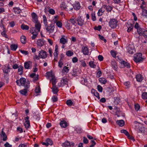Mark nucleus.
I'll use <instances>...</instances> for the list:
<instances>
[{
	"mask_svg": "<svg viewBox=\"0 0 147 147\" xmlns=\"http://www.w3.org/2000/svg\"><path fill=\"white\" fill-rule=\"evenodd\" d=\"M43 23H44L45 26H46L48 25V22H47V18L45 15H44L43 16Z\"/></svg>",
	"mask_w": 147,
	"mask_h": 147,
	"instance_id": "39",
	"label": "nucleus"
},
{
	"mask_svg": "<svg viewBox=\"0 0 147 147\" xmlns=\"http://www.w3.org/2000/svg\"><path fill=\"white\" fill-rule=\"evenodd\" d=\"M89 66L92 68H95L96 67V65L94 63V62L92 61H90L89 62Z\"/></svg>",
	"mask_w": 147,
	"mask_h": 147,
	"instance_id": "46",
	"label": "nucleus"
},
{
	"mask_svg": "<svg viewBox=\"0 0 147 147\" xmlns=\"http://www.w3.org/2000/svg\"><path fill=\"white\" fill-rule=\"evenodd\" d=\"M75 131L78 133H80L82 131V129L80 127H77L75 129Z\"/></svg>",
	"mask_w": 147,
	"mask_h": 147,
	"instance_id": "59",
	"label": "nucleus"
},
{
	"mask_svg": "<svg viewBox=\"0 0 147 147\" xmlns=\"http://www.w3.org/2000/svg\"><path fill=\"white\" fill-rule=\"evenodd\" d=\"M52 89V92L54 94H56L58 91V88L55 85L53 86Z\"/></svg>",
	"mask_w": 147,
	"mask_h": 147,
	"instance_id": "31",
	"label": "nucleus"
},
{
	"mask_svg": "<svg viewBox=\"0 0 147 147\" xmlns=\"http://www.w3.org/2000/svg\"><path fill=\"white\" fill-rule=\"evenodd\" d=\"M91 17L92 20L93 21H95L96 20V17L95 16V13H91Z\"/></svg>",
	"mask_w": 147,
	"mask_h": 147,
	"instance_id": "62",
	"label": "nucleus"
},
{
	"mask_svg": "<svg viewBox=\"0 0 147 147\" xmlns=\"http://www.w3.org/2000/svg\"><path fill=\"white\" fill-rule=\"evenodd\" d=\"M73 7L75 9L78 10L80 9L81 6L79 3L77 2L74 4Z\"/></svg>",
	"mask_w": 147,
	"mask_h": 147,
	"instance_id": "21",
	"label": "nucleus"
},
{
	"mask_svg": "<svg viewBox=\"0 0 147 147\" xmlns=\"http://www.w3.org/2000/svg\"><path fill=\"white\" fill-rule=\"evenodd\" d=\"M49 12L52 15H54L55 13V11L53 9H50V8L49 10Z\"/></svg>",
	"mask_w": 147,
	"mask_h": 147,
	"instance_id": "60",
	"label": "nucleus"
},
{
	"mask_svg": "<svg viewBox=\"0 0 147 147\" xmlns=\"http://www.w3.org/2000/svg\"><path fill=\"white\" fill-rule=\"evenodd\" d=\"M122 63L124 65V66L126 67H127L130 68V64L129 63L125 62L124 61H122Z\"/></svg>",
	"mask_w": 147,
	"mask_h": 147,
	"instance_id": "56",
	"label": "nucleus"
},
{
	"mask_svg": "<svg viewBox=\"0 0 147 147\" xmlns=\"http://www.w3.org/2000/svg\"><path fill=\"white\" fill-rule=\"evenodd\" d=\"M13 10L14 13L16 14L20 13L21 11L19 7H13Z\"/></svg>",
	"mask_w": 147,
	"mask_h": 147,
	"instance_id": "24",
	"label": "nucleus"
},
{
	"mask_svg": "<svg viewBox=\"0 0 147 147\" xmlns=\"http://www.w3.org/2000/svg\"><path fill=\"white\" fill-rule=\"evenodd\" d=\"M68 80L66 78H63L61 80V84L63 86L67 85Z\"/></svg>",
	"mask_w": 147,
	"mask_h": 147,
	"instance_id": "22",
	"label": "nucleus"
},
{
	"mask_svg": "<svg viewBox=\"0 0 147 147\" xmlns=\"http://www.w3.org/2000/svg\"><path fill=\"white\" fill-rule=\"evenodd\" d=\"M27 88H26L24 89L20 90V92L22 95L26 96V94L27 93Z\"/></svg>",
	"mask_w": 147,
	"mask_h": 147,
	"instance_id": "37",
	"label": "nucleus"
},
{
	"mask_svg": "<svg viewBox=\"0 0 147 147\" xmlns=\"http://www.w3.org/2000/svg\"><path fill=\"white\" fill-rule=\"evenodd\" d=\"M1 136L3 138V141L6 140L7 139V136L5 132L3 131V129H2Z\"/></svg>",
	"mask_w": 147,
	"mask_h": 147,
	"instance_id": "26",
	"label": "nucleus"
},
{
	"mask_svg": "<svg viewBox=\"0 0 147 147\" xmlns=\"http://www.w3.org/2000/svg\"><path fill=\"white\" fill-rule=\"evenodd\" d=\"M74 143L71 142V144L67 141H65L64 143L62 144V146L64 147H70L71 146H74Z\"/></svg>",
	"mask_w": 147,
	"mask_h": 147,
	"instance_id": "15",
	"label": "nucleus"
},
{
	"mask_svg": "<svg viewBox=\"0 0 147 147\" xmlns=\"http://www.w3.org/2000/svg\"><path fill=\"white\" fill-rule=\"evenodd\" d=\"M74 53L73 52L71 51H68L66 53V55L68 57H70L73 55Z\"/></svg>",
	"mask_w": 147,
	"mask_h": 147,
	"instance_id": "47",
	"label": "nucleus"
},
{
	"mask_svg": "<svg viewBox=\"0 0 147 147\" xmlns=\"http://www.w3.org/2000/svg\"><path fill=\"white\" fill-rule=\"evenodd\" d=\"M59 42L63 45H65L68 42V39L67 36L64 35H62L59 40Z\"/></svg>",
	"mask_w": 147,
	"mask_h": 147,
	"instance_id": "7",
	"label": "nucleus"
},
{
	"mask_svg": "<svg viewBox=\"0 0 147 147\" xmlns=\"http://www.w3.org/2000/svg\"><path fill=\"white\" fill-rule=\"evenodd\" d=\"M76 21L78 24L80 26H82L84 24V20L80 16L78 17L76 19Z\"/></svg>",
	"mask_w": 147,
	"mask_h": 147,
	"instance_id": "9",
	"label": "nucleus"
},
{
	"mask_svg": "<svg viewBox=\"0 0 147 147\" xmlns=\"http://www.w3.org/2000/svg\"><path fill=\"white\" fill-rule=\"evenodd\" d=\"M134 27L137 29V32L140 36H143L147 38V29L142 28L137 22L136 23Z\"/></svg>",
	"mask_w": 147,
	"mask_h": 147,
	"instance_id": "1",
	"label": "nucleus"
},
{
	"mask_svg": "<svg viewBox=\"0 0 147 147\" xmlns=\"http://www.w3.org/2000/svg\"><path fill=\"white\" fill-rule=\"evenodd\" d=\"M114 3L117 4H118L121 2H122L123 0H113Z\"/></svg>",
	"mask_w": 147,
	"mask_h": 147,
	"instance_id": "64",
	"label": "nucleus"
},
{
	"mask_svg": "<svg viewBox=\"0 0 147 147\" xmlns=\"http://www.w3.org/2000/svg\"><path fill=\"white\" fill-rule=\"evenodd\" d=\"M56 24V25L59 28H61L62 27V22L61 21H59L58 22H57Z\"/></svg>",
	"mask_w": 147,
	"mask_h": 147,
	"instance_id": "55",
	"label": "nucleus"
},
{
	"mask_svg": "<svg viewBox=\"0 0 147 147\" xmlns=\"http://www.w3.org/2000/svg\"><path fill=\"white\" fill-rule=\"evenodd\" d=\"M55 52L54 53V56L57 57V56H58L59 54L58 51V46L57 45H56L55 47Z\"/></svg>",
	"mask_w": 147,
	"mask_h": 147,
	"instance_id": "28",
	"label": "nucleus"
},
{
	"mask_svg": "<svg viewBox=\"0 0 147 147\" xmlns=\"http://www.w3.org/2000/svg\"><path fill=\"white\" fill-rule=\"evenodd\" d=\"M50 74L49 75V76L52 78L51 81V82L53 86H54L55 85L56 83L57 82L54 76L53 75L51 74Z\"/></svg>",
	"mask_w": 147,
	"mask_h": 147,
	"instance_id": "18",
	"label": "nucleus"
},
{
	"mask_svg": "<svg viewBox=\"0 0 147 147\" xmlns=\"http://www.w3.org/2000/svg\"><path fill=\"white\" fill-rule=\"evenodd\" d=\"M142 54L139 53L135 55L134 56V60L136 62H138L142 61L143 58L142 57Z\"/></svg>",
	"mask_w": 147,
	"mask_h": 147,
	"instance_id": "3",
	"label": "nucleus"
},
{
	"mask_svg": "<svg viewBox=\"0 0 147 147\" xmlns=\"http://www.w3.org/2000/svg\"><path fill=\"white\" fill-rule=\"evenodd\" d=\"M20 51L21 53H22L24 55H26L28 54V52L27 51L20 50Z\"/></svg>",
	"mask_w": 147,
	"mask_h": 147,
	"instance_id": "63",
	"label": "nucleus"
},
{
	"mask_svg": "<svg viewBox=\"0 0 147 147\" xmlns=\"http://www.w3.org/2000/svg\"><path fill=\"white\" fill-rule=\"evenodd\" d=\"M10 69L9 67L8 66H5L3 69V71L4 73H8L9 71V69Z\"/></svg>",
	"mask_w": 147,
	"mask_h": 147,
	"instance_id": "38",
	"label": "nucleus"
},
{
	"mask_svg": "<svg viewBox=\"0 0 147 147\" xmlns=\"http://www.w3.org/2000/svg\"><path fill=\"white\" fill-rule=\"evenodd\" d=\"M69 70V67L65 66L63 67L61 72L64 74H66L68 73Z\"/></svg>",
	"mask_w": 147,
	"mask_h": 147,
	"instance_id": "20",
	"label": "nucleus"
},
{
	"mask_svg": "<svg viewBox=\"0 0 147 147\" xmlns=\"http://www.w3.org/2000/svg\"><path fill=\"white\" fill-rule=\"evenodd\" d=\"M66 103L69 106H72L73 105V102L70 100H67L66 101Z\"/></svg>",
	"mask_w": 147,
	"mask_h": 147,
	"instance_id": "49",
	"label": "nucleus"
},
{
	"mask_svg": "<svg viewBox=\"0 0 147 147\" xmlns=\"http://www.w3.org/2000/svg\"><path fill=\"white\" fill-rule=\"evenodd\" d=\"M39 55L40 58L45 59L47 57V54L46 52L43 51L41 50L39 52Z\"/></svg>",
	"mask_w": 147,
	"mask_h": 147,
	"instance_id": "10",
	"label": "nucleus"
},
{
	"mask_svg": "<svg viewBox=\"0 0 147 147\" xmlns=\"http://www.w3.org/2000/svg\"><path fill=\"white\" fill-rule=\"evenodd\" d=\"M65 26L68 30H70L72 28V26L67 21L65 22Z\"/></svg>",
	"mask_w": 147,
	"mask_h": 147,
	"instance_id": "32",
	"label": "nucleus"
},
{
	"mask_svg": "<svg viewBox=\"0 0 147 147\" xmlns=\"http://www.w3.org/2000/svg\"><path fill=\"white\" fill-rule=\"evenodd\" d=\"M21 41L22 43L24 44L26 42V38L24 36H22L21 37Z\"/></svg>",
	"mask_w": 147,
	"mask_h": 147,
	"instance_id": "43",
	"label": "nucleus"
},
{
	"mask_svg": "<svg viewBox=\"0 0 147 147\" xmlns=\"http://www.w3.org/2000/svg\"><path fill=\"white\" fill-rule=\"evenodd\" d=\"M82 52L84 55H88L89 50L88 46H83L82 47Z\"/></svg>",
	"mask_w": 147,
	"mask_h": 147,
	"instance_id": "8",
	"label": "nucleus"
},
{
	"mask_svg": "<svg viewBox=\"0 0 147 147\" xmlns=\"http://www.w3.org/2000/svg\"><path fill=\"white\" fill-rule=\"evenodd\" d=\"M59 17L58 16H54V18L53 20V21L54 23H56L57 22L59 21L58 20V18Z\"/></svg>",
	"mask_w": 147,
	"mask_h": 147,
	"instance_id": "54",
	"label": "nucleus"
},
{
	"mask_svg": "<svg viewBox=\"0 0 147 147\" xmlns=\"http://www.w3.org/2000/svg\"><path fill=\"white\" fill-rule=\"evenodd\" d=\"M45 41L41 39H38L37 40V44L39 47L42 46L44 44Z\"/></svg>",
	"mask_w": 147,
	"mask_h": 147,
	"instance_id": "23",
	"label": "nucleus"
},
{
	"mask_svg": "<svg viewBox=\"0 0 147 147\" xmlns=\"http://www.w3.org/2000/svg\"><path fill=\"white\" fill-rule=\"evenodd\" d=\"M35 27L32 28V31L39 33L40 31V29L41 27V25L39 22L35 23Z\"/></svg>",
	"mask_w": 147,
	"mask_h": 147,
	"instance_id": "5",
	"label": "nucleus"
},
{
	"mask_svg": "<svg viewBox=\"0 0 147 147\" xmlns=\"http://www.w3.org/2000/svg\"><path fill=\"white\" fill-rule=\"evenodd\" d=\"M122 133L124 134L127 137H129V134L127 131L125 129H122L121 131Z\"/></svg>",
	"mask_w": 147,
	"mask_h": 147,
	"instance_id": "45",
	"label": "nucleus"
},
{
	"mask_svg": "<svg viewBox=\"0 0 147 147\" xmlns=\"http://www.w3.org/2000/svg\"><path fill=\"white\" fill-rule=\"evenodd\" d=\"M23 67L22 66H21L18 68V71L19 73V74L21 75L23 73Z\"/></svg>",
	"mask_w": 147,
	"mask_h": 147,
	"instance_id": "36",
	"label": "nucleus"
},
{
	"mask_svg": "<svg viewBox=\"0 0 147 147\" xmlns=\"http://www.w3.org/2000/svg\"><path fill=\"white\" fill-rule=\"evenodd\" d=\"M111 54L112 56L114 58L115 57L117 54L116 52L113 50H111Z\"/></svg>",
	"mask_w": 147,
	"mask_h": 147,
	"instance_id": "52",
	"label": "nucleus"
},
{
	"mask_svg": "<svg viewBox=\"0 0 147 147\" xmlns=\"http://www.w3.org/2000/svg\"><path fill=\"white\" fill-rule=\"evenodd\" d=\"M45 27L47 32L50 34L54 32L55 27L53 24H51L49 26H48L47 25Z\"/></svg>",
	"mask_w": 147,
	"mask_h": 147,
	"instance_id": "6",
	"label": "nucleus"
},
{
	"mask_svg": "<svg viewBox=\"0 0 147 147\" xmlns=\"http://www.w3.org/2000/svg\"><path fill=\"white\" fill-rule=\"evenodd\" d=\"M6 33V31L5 29L4 28L3 31L1 32V34L3 36H4L5 38H7V36Z\"/></svg>",
	"mask_w": 147,
	"mask_h": 147,
	"instance_id": "50",
	"label": "nucleus"
},
{
	"mask_svg": "<svg viewBox=\"0 0 147 147\" xmlns=\"http://www.w3.org/2000/svg\"><path fill=\"white\" fill-rule=\"evenodd\" d=\"M134 107L135 110L137 111H138L140 108V106L138 104H136L134 105Z\"/></svg>",
	"mask_w": 147,
	"mask_h": 147,
	"instance_id": "61",
	"label": "nucleus"
},
{
	"mask_svg": "<svg viewBox=\"0 0 147 147\" xmlns=\"http://www.w3.org/2000/svg\"><path fill=\"white\" fill-rule=\"evenodd\" d=\"M16 82L18 85L20 86L21 85L24 86L27 89L29 87L30 84L29 81L26 82V79L23 78H20V80H17Z\"/></svg>",
	"mask_w": 147,
	"mask_h": 147,
	"instance_id": "2",
	"label": "nucleus"
},
{
	"mask_svg": "<svg viewBox=\"0 0 147 147\" xmlns=\"http://www.w3.org/2000/svg\"><path fill=\"white\" fill-rule=\"evenodd\" d=\"M136 78L137 81L140 82L143 80V78L141 74H138L136 76Z\"/></svg>",
	"mask_w": 147,
	"mask_h": 147,
	"instance_id": "29",
	"label": "nucleus"
},
{
	"mask_svg": "<svg viewBox=\"0 0 147 147\" xmlns=\"http://www.w3.org/2000/svg\"><path fill=\"white\" fill-rule=\"evenodd\" d=\"M142 15L145 17H147V10L146 9H143L142 13Z\"/></svg>",
	"mask_w": 147,
	"mask_h": 147,
	"instance_id": "58",
	"label": "nucleus"
},
{
	"mask_svg": "<svg viewBox=\"0 0 147 147\" xmlns=\"http://www.w3.org/2000/svg\"><path fill=\"white\" fill-rule=\"evenodd\" d=\"M53 144V142L52 140L49 138L47 139L46 141V142H43L42 144L45 145L46 146H48L49 145H52Z\"/></svg>",
	"mask_w": 147,
	"mask_h": 147,
	"instance_id": "14",
	"label": "nucleus"
},
{
	"mask_svg": "<svg viewBox=\"0 0 147 147\" xmlns=\"http://www.w3.org/2000/svg\"><path fill=\"white\" fill-rule=\"evenodd\" d=\"M60 125L61 127L65 128L67 126V123L65 121H61Z\"/></svg>",
	"mask_w": 147,
	"mask_h": 147,
	"instance_id": "27",
	"label": "nucleus"
},
{
	"mask_svg": "<svg viewBox=\"0 0 147 147\" xmlns=\"http://www.w3.org/2000/svg\"><path fill=\"white\" fill-rule=\"evenodd\" d=\"M104 10L102 8L100 9L97 13L98 15V16H102L104 12Z\"/></svg>",
	"mask_w": 147,
	"mask_h": 147,
	"instance_id": "41",
	"label": "nucleus"
},
{
	"mask_svg": "<svg viewBox=\"0 0 147 147\" xmlns=\"http://www.w3.org/2000/svg\"><path fill=\"white\" fill-rule=\"evenodd\" d=\"M99 81L102 84H105L107 82V80L104 78H101L99 79Z\"/></svg>",
	"mask_w": 147,
	"mask_h": 147,
	"instance_id": "35",
	"label": "nucleus"
},
{
	"mask_svg": "<svg viewBox=\"0 0 147 147\" xmlns=\"http://www.w3.org/2000/svg\"><path fill=\"white\" fill-rule=\"evenodd\" d=\"M117 21L115 19L110 20L109 22V26L112 28H115L117 25Z\"/></svg>",
	"mask_w": 147,
	"mask_h": 147,
	"instance_id": "4",
	"label": "nucleus"
},
{
	"mask_svg": "<svg viewBox=\"0 0 147 147\" xmlns=\"http://www.w3.org/2000/svg\"><path fill=\"white\" fill-rule=\"evenodd\" d=\"M117 123L120 126L122 127L125 124L124 121L123 120H119L117 121Z\"/></svg>",
	"mask_w": 147,
	"mask_h": 147,
	"instance_id": "33",
	"label": "nucleus"
},
{
	"mask_svg": "<svg viewBox=\"0 0 147 147\" xmlns=\"http://www.w3.org/2000/svg\"><path fill=\"white\" fill-rule=\"evenodd\" d=\"M87 79L86 78H83L81 80V83L83 84L86 85L87 84Z\"/></svg>",
	"mask_w": 147,
	"mask_h": 147,
	"instance_id": "44",
	"label": "nucleus"
},
{
	"mask_svg": "<svg viewBox=\"0 0 147 147\" xmlns=\"http://www.w3.org/2000/svg\"><path fill=\"white\" fill-rule=\"evenodd\" d=\"M60 7L62 10H66L67 9V6L65 2H63L60 5Z\"/></svg>",
	"mask_w": 147,
	"mask_h": 147,
	"instance_id": "25",
	"label": "nucleus"
},
{
	"mask_svg": "<svg viewBox=\"0 0 147 147\" xmlns=\"http://www.w3.org/2000/svg\"><path fill=\"white\" fill-rule=\"evenodd\" d=\"M107 11L108 12H110L112 9V7L110 6L106 5L105 6Z\"/></svg>",
	"mask_w": 147,
	"mask_h": 147,
	"instance_id": "51",
	"label": "nucleus"
},
{
	"mask_svg": "<svg viewBox=\"0 0 147 147\" xmlns=\"http://www.w3.org/2000/svg\"><path fill=\"white\" fill-rule=\"evenodd\" d=\"M124 85L126 86L125 88H128L130 86V83L129 82H126L124 83Z\"/></svg>",
	"mask_w": 147,
	"mask_h": 147,
	"instance_id": "57",
	"label": "nucleus"
},
{
	"mask_svg": "<svg viewBox=\"0 0 147 147\" xmlns=\"http://www.w3.org/2000/svg\"><path fill=\"white\" fill-rule=\"evenodd\" d=\"M21 28L22 30H28L29 29V27L27 25L22 24L21 26Z\"/></svg>",
	"mask_w": 147,
	"mask_h": 147,
	"instance_id": "48",
	"label": "nucleus"
},
{
	"mask_svg": "<svg viewBox=\"0 0 147 147\" xmlns=\"http://www.w3.org/2000/svg\"><path fill=\"white\" fill-rule=\"evenodd\" d=\"M18 48V45L16 44H13L11 46V50L15 51Z\"/></svg>",
	"mask_w": 147,
	"mask_h": 147,
	"instance_id": "42",
	"label": "nucleus"
},
{
	"mask_svg": "<svg viewBox=\"0 0 147 147\" xmlns=\"http://www.w3.org/2000/svg\"><path fill=\"white\" fill-rule=\"evenodd\" d=\"M30 76L33 78V81L35 82L38 79V75L36 74L35 73H33L30 74Z\"/></svg>",
	"mask_w": 147,
	"mask_h": 147,
	"instance_id": "17",
	"label": "nucleus"
},
{
	"mask_svg": "<svg viewBox=\"0 0 147 147\" xmlns=\"http://www.w3.org/2000/svg\"><path fill=\"white\" fill-rule=\"evenodd\" d=\"M32 34L31 37L32 39V40H34L37 37L38 33L32 31Z\"/></svg>",
	"mask_w": 147,
	"mask_h": 147,
	"instance_id": "30",
	"label": "nucleus"
},
{
	"mask_svg": "<svg viewBox=\"0 0 147 147\" xmlns=\"http://www.w3.org/2000/svg\"><path fill=\"white\" fill-rule=\"evenodd\" d=\"M111 65L112 68L115 71H117L118 68V66L116 62L113 60L111 61Z\"/></svg>",
	"mask_w": 147,
	"mask_h": 147,
	"instance_id": "19",
	"label": "nucleus"
},
{
	"mask_svg": "<svg viewBox=\"0 0 147 147\" xmlns=\"http://www.w3.org/2000/svg\"><path fill=\"white\" fill-rule=\"evenodd\" d=\"M24 125L26 128H28L30 126V121H25Z\"/></svg>",
	"mask_w": 147,
	"mask_h": 147,
	"instance_id": "40",
	"label": "nucleus"
},
{
	"mask_svg": "<svg viewBox=\"0 0 147 147\" xmlns=\"http://www.w3.org/2000/svg\"><path fill=\"white\" fill-rule=\"evenodd\" d=\"M31 16L32 18V21L34 22L37 23L39 22L38 20V16L35 13H32L31 14Z\"/></svg>",
	"mask_w": 147,
	"mask_h": 147,
	"instance_id": "12",
	"label": "nucleus"
},
{
	"mask_svg": "<svg viewBox=\"0 0 147 147\" xmlns=\"http://www.w3.org/2000/svg\"><path fill=\"white\" fill-rule=\"evenodd\" d=\"M128 52L130 54H132L135 52L134 47L131 45H129L127 48Z\"/></svg>",
	"mask_w": 147,
	"mask_h": 147,
	"instance_id": "13",
	"label": "nucleus"
},
{
	"mask_svg": "<svg viewBox=\"0 0 147 147\" xmlns=\"http://www.w3.org/2000/svg\"><path fill=\"white\" fill-rule=\"evenodd\" d=\"M142 98L144 99H147V92H143L142 94Z\"/></svg>",
	"mask_w": 147,
	"mask_h": 147,
	"instance_id": "53",
	"label": "nucleus"
},
{
	"mask_svg": "<svg viewBox=\"0 0 147 147\" xmlns=\"http://www.w3.org/2000/svg\"><path fill=\"white\" fill-rule=\"evenodd\" d=\"M69 22L73 25L76 26L77 24L76 19L74 16H72L69 20Z\"/></svg>",
	"mask_w": 147,
	"mask_h": 147,
	"instance_id": "16",
	"label": "nucleus"
},
{
	"mask_svg": "<svg viewBox=\"0 0 147 147\" xmlns=\"http://www.w3.org/2000/svg\"><path fill=\"white\" fill-rule=\"evenodd\" d=\"M32 62L30 61L26 62L24 63V67L26 69H30L32 67Z\"/></svg>",
	"mask_w": 147,
	"mask_h": 147,
	"instance_id": "11",
	"label": "nucleus"
},
{
	"mask_svg": "<svg viewBox=\"0 0 147 147\" xmlns=\"http://www.w3.org/2000/svg\"><path fill=\"white\" fill-rule=\"evenodd\" d=\"M128 29L127 30V32H129L133 29V26L132 24H128L127 25Z\"/></svg>",
	"mask_w": 147,
	"mask_h": 147,
	"instance_id": "34",
	"label": "nucleus"
}]
</instances>
